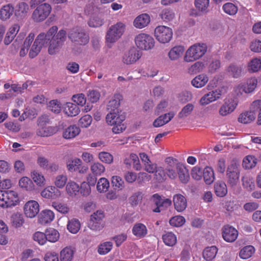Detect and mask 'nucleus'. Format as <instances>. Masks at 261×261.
Returning a JSON list of instances; mask_svg holds the SVG:
<instances>
[{
  "label": "nucleus",
  "mask_w": 261,
  "mask_h": 261,
  "mask_svg": "<svg viewBox=\"0 0 261 261\" xmlns=\"http://www.w3.org/2000/svg\"><path fill=\"white\" fill-rule=\"evenodd\" d=\"M56 25L51 27L46 33H41L37 37L31 48L29 56L33 58L40 52L42 47L49 42L48 49L50 55H54L58 52L67 39V32L64 29L58 32Z\"/></svg>",
  "instance_id": "obj_1"
},
{
  "label": "nucleus",
  "mask_w": 261,
  "mask_h": 261,
  "mask_svg": "<svg viewBox=\"0 0 261 261\" xmlns=\"http://www.w3.org/2000/svg\"><path fill=\"white\" fill-rule=\"evenodd\" d=\"M126 30V24L118 21L111 25L108 29L105 36L106 43L111 47L123 36Z\"/></svg>",
  "instance_id": "obj_2"
},
{
  "label": "nucleus",
  "mask_w": 261,
  "mask_h": 261,
  "mask_svg": "<svg viewBox=\"0 0 261 261\" xmlns=\"http://www.w3.org/2000/svg\"><path fill=\"white\" fill-rule=\"evenodd\" d=\"M207 49V45L205 43H195L186 50L184 60L186 62H193L197 61L205 54Z\"/></svg>",
  "instance_id": "obj_3"
},
{
  "label": "nucleus",
  "mask_w": 261,
  "mask_h": 261,
  "mask_svg": "<svg viewBox=\"0 0 261 261\" xmlns=\"http://www.w3.org/2000/svg\"><path fill=\"white\" fill-rule=\"evenodd\" d=\"M258 84V80L255 76L250 77L243 83L234 86L233 92L237 97H240L243 93L250 94L254 91Z\"/></svg>",
  "instance_id": "obj_4"
},
{
  "label": "nucleus",
  "mask_w": 261,
  "mask_h": 261,
  "mask_svg": "<svg viewBox=\"0 0 261 261\" xmlns=\"http://www.w3.org/2000/svg\"><path fill=\"white\" fill-rule=\"evenodd\" d=\"M19 198L17 194L12 190H0V206L3 207H11L17 204Z\"/></svg>",
  "instance_id": "obj_5"
},
{
  "label": "nucleus",
  "mask_w": 261,
  "mask_h": 261,
  "mask_svg": "<svg viewBox=\"0 0 261 261\" xmlns=\"http://www.w3.org/2000/svg\"><path fill=\"white\" fill-rule=\"evenodd\" d=\"M51 10L52 8L49 4H41L33 11L32 19L35 22H42L48 17Z\"/></svg>",
  "instance_id": "obj_6"
},
{
  "label": "nucleus",
  "mask_w": 261,
  "mask_h": 261,
  "mask_svg": "<svg viewBox=\"0 0 261 261\" xmlns=\"http://www.w3.org/2000/svg\"><path fill=\"white\" fill-rule=\"evenodd\" d=\"M136 45L141 50H147L154 46V40L152 36L146 33H140L135 38Z\"/></svg>",
  "instance_id": "obj_7"
},
{
  "label": "nucleus",
  "mask_w": 261,
  "mask_h": 261,
  "mask_svg": "<svg viewBox=\"0 0 261 261\" xmlns=\"http://www.w3.org/2000/svg\"><path fill=\"white\" fill-rule=\"evenodd\" d=\"M172 30L169 27L160 25L154 30V36L161 43L165 44L170 41L172 38Z\"/></svg>",
  "instance_id": "obj_8"
},
{
  "label": "nucleus",
  "mask_w": 261,
  "mask_h": 261,
  "mask_svg": "<svg viewBox=\"0 0 261 261\" xmlns=\"http://www.w3.org/2000/svg\"><path fill=\"white\" fill-rule=\"evenodd\" d=\"M238 103L239 101L236 98L230 97L225 99L219 110V114L223 117L229 115L236 110Z\"/></svg>",
  "instance_id": "obj_9"
},
{
  "label": "nucleus",
  "mask_w": 261,
  "mask_h": 261,
  "mask_svg": "<svg viewBox=\"0 0 261 261\" xmlns=\"http://www.w3.org/2000/svg\"><path fill=\"white\" fill-rule=\"evenodd\" d=\"M105 215L102 211H97L91 215L88 227L92 230H100L104 227L103 219Z\"/></svg>",
  "instance_id": "obj_10"
},
{
  "label": "nucleus",
  "mask_w": 261,
  "mask_h": 261,
  "mask_svg": "<svg viewBox=\"0 0 261 261\" xmlns=\"http://www.w3.org/2000/svg\"><path fill=\"white\" fill-rule=\"evenodd\" d=\"M141 56V53L136 47H133L124 54L122 62L127 65L132 64L136 63Z\"/></svg>",
  "instance_id": "obj_11"
},
{
  "label": "nucleus",
  "mask_w": 261,
  "mask_h": 261,
  "mask_svg": "<svg viewBox=\"0 0 261 261\" xmlns=\"http://www.w3.org/2000/svg\"><path fill=\"white\" fill-rule=\"evenodd\" d=\"M152 199L156 207L153 211L155 213H160L169 207L172 203L170 199H162L158 194H154L152 196Z\"/></svg>",
  "instance_id": "obj_12"
},
{
  "label": "nucleus",
  "mask_w": 261,
  "mask_h": 261,
  "mask_svg": "<svg viewBox=\"0 0 261 261\" xmlns=\"http://www.w3.org/2000/svg\"><path fill=\"white\" fill-rule=\"evenodd\" d=\"M44 181L45 180H19V185L26 191H38L44 186Z\"/></svg>",
  "instance_id": "obj_13"
},
{
  "label": "nucleus",
  "mask_w": 261,
  "mask_h": 261,
  "mask_svg": "<svg viewBox=\"0 0 261 261\" xmlns=\"http://www.w3.org/2000/svg\"><path fill=\"white\" fill-rule=\"evenodd\" d=\"M23 210L25 216L32 218L38 214L39 205L36 201L30 200L25 204Z\"/></svg>",
  "instance_id": "obj_14"
},
{
  "label": "nucleus",
  "mask_w": 261,
  "mask_h": 261,
  "mask_svg": "<svg viewBox=\"0 0 261 261\" xmlns=\"http://www.w3.org/2000/svg\"><path fill=\"white\" fill-rule=\"evenodd\" d=\"M238 232L234 227L228 225H225L222 228V237L225 241L233 242L237 238Z\"/></svg>",
  "instance_id": "obj_15"
},
{
  "label": "nucleus",
  "mask_w": 261,
  "mask_h": 261,
  "mask_svg": "<svg viewBox=\"0 0 261 261\" xmlns=\"http://www.w3.org/2000/svg\"><path fill=\"white\" fill-rule=\"evenodd\" d=\"M145 171L149 173L155 172L156 179H161L165 176L164 169L162 167H157L156 164H152L150 161L149 163H145L144 165Z\"/></svg>",
  "instance_id": "obj_16"
},
{
  "label": "nucleus",
  "mask_w": 261,
  "mask_h": 261,
  "mask_svg": "<svg viewBox=\"0 0 261 261\" xmlns=\"http://www.w3.org/2000/svg\"><path fill=\"white\" fill-rule=\"evenodd\" d=\"M225 71L228 76L238 79L242 75L243 67L236 63H231L226 67Z\"/></svg>",
  "instance_id": "obj_17"
},
{
  "label": "nucleus",
  "mask_w": 261,
  "mask_h": 261,
  "mask_svg": "<svg viewBox=\"0 0 261 261\" xmlns=\"http://www.w3.org/2000/svg\"><path fill=\"white\" fill-rule=\"evenodd\" d=\"M221 95V91L216 90L204 95L200 99L199 103L201 106H205L219 99Z\"/></svg>",
  "instance_id": "obj_18"
},
{
  "label": "nucleus",
  "mask_w": 261,
  "mask_h": 261,
  "mask_svg": "<svg viewBox=\"0 0 261 261\" xmlns=\"http://www.w3.org/2000/svg\"><path fill=\"white\" fill-rule=\"evenodd\" d=\"M125 117L121 111L117 110L114 112H110L106 116V121L110 125H113L117 123V121H124Z\"/></svg>",
  "instance_id": "obj_19"
},
{
  "label": "nucleus",
  "mask_w": 261,
  "mask_h": 261,
  "mask_svg": "<svg viewBox=\"0 0 261 261\" xmlns=\"http://www.w3.org/2000/svg\"><path fill=\"white\" fill-rule=\"evenodd\" d=\"M150 22V17L148 14L143 13L138 15L134 20L133 25L137 29H143L147 27Z\"/></svg>",
  "instance_id": "obj_20"
},
{
  "label": "nucleus",
  "mask_w": 261,
  "mask_h": 261,
  "mask_svg": "<svg viewBox=\"0 0 261 261\" xmlns=\"http://www.w3.org/2000/svg\"><path fill=\"white\" fill-rule=\"evenodd\" d=\"M173 201L175 209L178 212L184 211L187 207V199L181 194L175 195L173 198Z\"/></svg>",
  "instance_id": "obj_21"
},
{
  "label": "nucleus",
  "mask_w": 261,
  "mask_h": 261,
  "mask_svg": "<svg viewBox=\"0 0 261 261\" xmlns=\"http://www.w3.org/2000/svg\"><path fill=\"white\" fill-rule=\"evenodd\" d=\"M132 233L137 238L140 239L144 238L147 235L148 230L144 224L137 223L133 227Z\"/></svg>",
  "instance_id": "obj_22"
},
{
  "label": "nucleus",
  "mask_w": 261,
  "mask_h": 261,
  "mask_svg": "<svg viewBox=\"0 0 261 261\" xmlns=\"http://www.w3.org/2000/svg\"><path fill=\"white\" fill-rule=\"evenodd\" d=\"M19 29V25L16 23L14 24L9 28L4 40V43L5 45H7L11 43Z\"/></svg>",
  "instance_id": "obj_23"
},
{
  "label": "nucleus",
  "mask_w": 261,
  "mask_h": 261,
  "mask_svg": "<svg viewBox=\"0 0 261 261\" xmlns=\"http://www.w3.org/2000/svg\"><path fill=\"white\" fill-rule=\"evenodd\" d=\"M185 51L182 45H176L172 47L169 51L168 56L170 60L176 61L181 58Z\"/></svg>",
  "instance_id": "obj_24"
},
{
  "label": "nucleus",
  "mask_w": 261,
  "mask_h": 261,
  "mask_svg": "<svg viewBox=\"0 0 261 261\" xmlns=\"http://www.w3.org/2000/svg\"><path fill=\"white\" fill-rule=\"evenodd\" d=\"M29 10V5L25 2H20L17 4L14 11L15 16L20 19L25 17Z\"/></svg>",
  "instance_id": "obj_25"
},
{
  "label": "nucleus",
  "mask_w": 261,
  "mask_h": 261,
  "mask_svg": "<svg viewBox=\"0 0 261 261\" xmlns=\"http://www.w3.org/2000/svg\"><path fill=\"white\" fill-rule=\"evenodd\" d=\"M14 12V8L11 4L3 6L0 9V19L2 20H6L9 19Z\"/></svg>",
  "instance_id": "obj_26"
},
{
  "label": "nucleus",
  "mask_w": 261,
  "mask_h": 261,
  "mask_svg": "<svg viewBox=\"0 0 261 261\" xmlns=\"http://www.w3.org/2000/svg\"><path fill=\"white\" fill-rule=\"evenodd\" d=\"M255 117V113L252 111H246L240 114L238 120L241 123L248 124L253 121Z\"/></svg>",
  "instance_id": "obj_27"
},
{
  "label": "nucleus",
  "mask_w": 261,
  "mask_h": 261,
  "mask_svg": "<svg viewBox=\"0 0 261 261\" xmlns=\"http://www.w3.org/2000/svg\"><path fill=\"white\" fill-rule=\"evenodd\" d=\"M63 109L65 114L70 117L77 115L80 112L79 106L71 102L66 103L64 105Z\"/></svg>",
  "instance_id": "obj_28"
},
{
  "label": "nucleus",
  "mask_w": 261,
  "mask_h": 261,
  "mask_svg": "<svg viewBox=\"0 0 261 261\" xmlns=\"http://www.w3.org/2000/svg\"><path fill=\"white\" fill-rule=\"evenodd\" d=\"M247 70L249 73H255L261 69V59L254 58L247 64Z\"/></svg>",
  "instance_id": "obj_29"
},
{
  "label": "nucleus",
  "mask_w": 261,
  "mask_h": 261,
  "mask_svg": "<svg viewBox=\"0 0 261 261\" xmlns=\"http://www.w3.org/2000/svg\"><path fill=\"white\" fill-rule=\"evenodd\" d=\"M194 4L199 13L204 14L208 12L210 0H195Z\"/></svg>",
  "instance_id": "obj_30"
},
{
  "label": "nucleus",
  "mask_w": 261,
  "mask_h": 261,
  "mask_svg": "<svg viewBox=\"0 0 261 261\" xmlns=\"http://www.w3.org/2000/svg\"><path fill=\"white\" fill-rule=\"evenodd\" d=\"M38 217L39 222L44 224L50 222L54 218V214L51 211L45 210L42 211Z\"/></svg>",
  "instance_id": "obj_31"
},
{
  "label": "nucleus",
  "mask_w": 261,
  "mask_h": 261,
  "mask_svg": "<svg viewBox=\"0 0 261 261\" xmlns=\"http://www.w3.org/2000/svg\"><path fill=\"white\" fill-rule=\"evenodd\" d=\"M239 165L236 163L230 164L227 170V175L229 179H238L239 178Z\"/></svg>",
  "instance_id": "obj_32"
},
{
  "label": "nucleus",
  "mask_w": 261,
  "mask_h": 261,
  "mask_svg": "<svg viewBox=\"0 0 261 261\" xmlns=\"http://www.w3.org/2000/svg\"><path fill=\"white\" fill-rule=\"evenodd\" d=\"M80 131V128L76 125H71L65 129L63 132V136L66 139H71L79 135Z\"/></svg>",
  "instance_id": "obj_33"
},
{
  "label": "nucleus",
  "mask_w": 261,
  "mask_h": 261,
  "mask_svg": "<svg viewBox=\"0 0 261 261\" xmlns=\"http://www.w3.org/2000/svg\"><path fill=\"white\" fill-rule=\"evenodd\" d=\"M208 81V77L206 75L201 74L193 79L191 81V84L194 87L199 88L205 86Z\"/></svg>",
  "instance_id": "obj_34"
},
{
  "label": "nucleus",
  "mask_w": 261,
  "mask_h": 261,
  "mask_svg": "<svg viewBox=\"0 0 261 261\" xmlns=\"http://www.w3.org/2000/svg\"><path fill=\"white\" fill-rule=\"evenodd\" d=\"M160 16L164 22H168L175 18L176 14L173 9L165 8L162 11Z\"/></svg>",
  "instance_id": "obj_35"
},
{
  "label": "nucleus",
  "mask_w": 261,
  "mask_h": 261,
  "mask_svg": "<svg viewBox=\"0 0 261 261\" xmlns=\"http://www.w3.org/2000/svg\"><path fill=\"white\" fill-rule=\"evenodd\" d=\"M177 177L179 179H187L189 178V172L185 165L178 163L176 165Z\"/></svg>",
  "instance_id": "obj_36"
},
{
  "label": "nucleus",
  "mask_w": 261,
  "mask_h": 261,
  "mask_svg": "<svg viewBox=\"0 0 261 261\" xmlns=\"http://www.w3.org/2000/svg\"><path fill=\"white\" fill-rule=\"evenodd\" d=\"M257 163V159L252 155L245 156L242 163V166L245 169H251L255 167Z\"/></svg>",
  "instance_id": "obj_37"
},
{
  "label": "nucleus",
  "mask_w": 261,
  "mask_h": 261,
  "mask_svg": "<svg viewBox=\"0 0 261 261\" xmlns=\"http://www.w3.org/2000/svg\"><path fill=\"white\" fill-rule=\"evenodd\" d=\"M216 195L220 197L225 196L227 193V188L225 182L222 180L216 182L214 187Z\"/></svg>",
  "instance_id": "obj_38"
},
{
  "label": "nucleus",
  "mask_w": 261,
  "mask_h": 261,
  "mask_svg": "<svg viewBox=\"0 0 261 261\" xmlns=\"http://www.w3.org/2000/svg\"><path fill=\"white\" fill-rule=\"evenodd\" d=\"M217 252L218 249L216 246L207 247L203 251V257L206 260H212L216 257Z\"/></svg>",
  "instance_id": "obj_39"
},
{
  "label": "nucleus",
  "mask_w": 261,
  "mask_h": 261,
  "mask_svg": "<svg viewBox=\"0 0 261 261\" xmlns=\"http://www.w3.org/2000/svg\"><path fill=\"white\" fill-rule=\"evenodd\" d=\"M74 254V250L70 247H66L60 252L61 261H71Z\"/></svg>",
  "instance_id": "obj_40"
},
{
  "label": "nucleus",
  "mask_w": 261,
  "mask_h": 261,
  "mask_svg": "<svg viewBox=\"0 0 261 261\" xmlns=\"http://www.w3.org/2000/svg\"><path fill=\"white\" fill-rule=\"evenodd\" d=\"M255 249L253 246L249 245L243 247L240 251V257L244 259H247L254 253Z\"/></svg>",
  "instance_id": "obj_41"
},
{
  "label": "nucleus",
  "mask_w": 261,
  "mask_h": 261,
  "mask_svg": "<svg viewBox=\"0 0 261 261\" xmlns=\"http://www.w3.org/2000/svg\"><path fill=\"white\" fill-rule=\"evenodd\" d=\"M164 243L168 246H173L177 242L176 236L171 232H168L162 236Z\"/></svg>",
  "instance_id": "obj_42"
},
{
  "label": "nucleus",
  "mask_w": 261,
  "mask_h": 261,
  "mask_svg": "<svg viewBox=\"0 0 261 261\" xmlns=\"http://www.w3.org/2000/svg\"><path fill=\"white\" fill-rule=\"evenodd\" d=\"M45 233L46 241L55 242L59 239V233L58 231L53 228L47 229Z\"/></svg>",
  "instance_id": "obj_43"
},
{
  "label": "nucleus",
  "mask_w": 261,
  "mask_h": 261,
  "mask_svg": "<svg viewBox=\"0 0 261 261\" xmlns=\"http://www.w3.org/2000/svg\"><path fill=\"white\" fill-rule=\"evenodd\" d=\"M69 38L72 42H77L82 38V29L80 28H73L68 34Z\"/></svg>",
  "instance_id": "obj_44"
},
{
  "label": "nucleus",
  "mask_w": 261,
  "mask_h": 261,
  "mask_svg": "<svg viewBox=\"0 0 261 261\" xmlns=\"http://www.w3.org/2000/svg\"><path fill=\"white\" fill-rule=\"evenodd\" d=\"M224 12L229 15H234L238 12V7L232 3H226L222 7Z\"/></svg>",
  "instance_id": "obj_45"
},
{
  "label": "nucleus",
  "mask_w": 261,
  "mask_h": 261,
  "mask_svg": "<svg viewBox=\"0 0 261 261\" xmlns=\"http://www.w3.org/2000/svg\"><path fill=\"white\" fill-rule=\"evenodd\" d=\"M81 223L77 219H73L69 221L67 225V229L72 233H76L80 230Z\"/></svg>",
  "instance_id": "obj_46"
},
{
  "label": "nucleus",
  "mask_w": 261,
  "mask_h": 261,
  "mask_svg": "<svg viewBox=\"0 0 261 261\" xmlns=\"http://www.w3.org/2000/svg\"><path fill=\"white\" fill-rule=\"evenodd\" d=\"M55 133V129L52 127H41L37 131V135L40 137H48Z\"/></svg>",
  "instance_id": "obj_47"
},
{
  "label": "nucleus",
  "mask_w": 261,
  "mask_h": 261,
  "mask_svg": "<svg viewBox=\"0 0 261 261\" xmlns=\"http://www.w3.org/2000/svg\"><path fill=\"white\" fill-rule=\"evenodd\" d=\"M68 193L71 195H76L80 191V186L73 181L69 182L66 187Z\"/></svg>",
  "instance_id": "obj_48"
},
{
  "label": "nucleus",
  "mask_w": 261,
  "mask_h": 261,
  "mask_svg": "<svg viewBox=\"0 0 261 261\" xmlns=\"http://www.w3.org/2000/svg\"><path fill=\"white\" fill-rule=\"evenodd\" d=\"M194 105L192 103H188L186 105L178 114V117L183 118L187 117L193 111L194 109Z\"/></svg>",
  "instance_id": "obj_49"
},
{
  "label": "nucleus",
  "mask_w": 261,
  "mask_h": 261,
  "mask_svg": "<svg viewBox=\"0 0 261 261\" xmlns=\"http://www.w3.org/2000/svg\"><path fill=\"white\" fill-rule=\"evenodd\" d=\"M91 170L94 176H99L105 171V168L101 164L96 163L92 165Z\"/></svg>",
  "instance_id": "obj_50"
},
{
  "label": "nucleus",
  "mask_w": 261,
  "mask_h": 261,
  "mask_svg": "<svg viewBox=\"0 0 261 261\" xmlns=\"http://www.w3.org/2000/svg\"><path fill=\"white\" fill-rule=\"evenodd\" d=\"M113 246V243L111 242H106L100 244L98 249V252L100 254H106L109 252Z\"/></svg>",
  "instance_id": "obj_51"
},
{
  "label": "nucleus",
  "mask_w": 261,
  "mask_h": 261,
  "mask_svg": "<svg viewBox=\"0 0 261 261\" xmlns=\"http://www.w3.org/2000/svg\"><path fill=\"white\" fill-rule=\"evenodd\" d=\"M185 222L186 220L185 218L181 216L173 217L169 220L170 224L175 227H180L183 225Z\"/></svg>",
  "instance_id": "obj_52"
},
{
  "label": "nucleus",
  "mask_w": 261,
  "mask_h": 261,
  "mask_svg": "<svg viewBox=\"0 0 261 261\" xmlns=\"http://www.w3.org/2000/svg\"><path fill=\"white\" fill-rule=\"evenodd\" d=\"M142 198V193L140 192H137L129 197V201L133 206H137L141 201Z\"/></svg>",
  "instance_id": "obj_53"
},
{
  "label": "nucleus",
  "mask_w": 261,
  "mask_h": 261,
  "mask_svg": "<svg viewBox=\"0 0 261 261\" xmlns=\"http://www.w3.org/2000/svg\"><path fill=\"white\" fill-rule=\"evenodd\" d=\"M104 23V19L101 16H94L88 21V24L91 27H99Z\"/></svg>",
  "instance_id": "obj_54"
},
{
  "label": "nucleus",
  "mask_w": 261,
  "mask_h": 261,
  "mask_svg": "<svg viewBox=\"0 0 261 261\" xmlns=\"http://www.w3.org/2000/svg\"><path fill=\"white\" fill-rule=\"evenodd\" d=\"M123 122V121H117V123L113 124L112 130L114 134H120L126 129V125Z\"/></svg>",
  "instance_id": "obj_55"
},
{
  "label": "nucleus",
  "mask_w": 261,
  "mask_h": 261,
  "mask_svg": "<svg viewBox=\"0 0 261 261\" xmlns=\"http://www.w3.org/2000/svg\"><path fill=\"white\" fill-rule=\"evenodd\" d=\"M81 166V161L80 159H74V160L69 162L67 164V167L68 170L72 171H78L80 173L81 172L80 169Z\"/></svg>",
  "instance_id": "obj_56"
},
{
  "label": "nucleus",
  "mask_w": 261,
  "mask_h": 261,
  "mask_svg": "<svg viewBox=\"0 0 261 261\" xmlns=\"http://www.w3.org/2000/svg\"><path fill=\"white\" fill-rule=\"evenodd\" d=\"M99 160L105 163L111 164L113 162V156L109 152H101L99 153Z\"/></svg>",
  "instance_id": "obj_57"
},
{
  "label": "nucleus",
  "mask_w": 261,
  "mask_h": 261,
  "mask_svg": "<svg viewBox=\"0 0 261 261\" xmlns=\"http://www.w3.org/2000/svg\"><path fill=\"white\" fill-rule=\"evenodd\" d=\"M120 105V100L116 96L114 98L110 100L107 105V109L110 110L111 112L116 111Z\"/></svg>",
  "instance_id": "obj_58"
},
{
  "label": "nucleus",
  "mask_w": 261,
  "mask_h": 261,
  "mask_svg": "<svg viewBox=\"0 0 261 261\" xmlns=\"http://www.w3.org/2000/svg\"><path fill=\"white\" fill-rule=\"evenodd\" d=\"M100 93L96 90L89 91L87 95V99L91 103L97 102L100 98Z\"/></svg>",
  "instance_id": "obj_59"
},
{
  "label": "nucleus",
  "mask_w": 261,
  "mask_h": 261,
  "mask_svg": "<svg viewBox=\"0 0 261 261\" xmlns=\"http://www.w3.org/2000/svg\"><path fill=\"white\" fill-rule=\"evenodd\" d=\"M52 205L57 211L61 213L66 214L69 211V208L66 204L54 202Z\"/></svg>",
  "instance_id": "obj_60"
},
{
  "label": "nucleus",
  "mask_w": 261,
  "mask_h": 261,
  "mask_svg": "<svg viewBox=\"0 0 261 261\" xmlns=\"http://www.w3.org/2000/svg\"><path fill=\"white\" fill-rule=\"evenodd\" d=\"M129 157L132 164H133L134 168L137 170H140L142 167L138 155L135 153H131Z\"/></svg>",
  "instance_id": "obj_61"
},
{
  "label": "nucleus",
  "mask_w": 261,
  "mask_h": 261,
  "mask_svg": "<svg viewBox=\"0 0 261 261\" xmlns=\"http://www.w3.org/2000/svg\"><path fill=\"white\" fill-rule=\"evenodd\" d=\"M203 175L204 179H215L214 171L211 167H205L203 169Z\"/></svg>",
  "instance_id": "obj_62"
},
{
  "label": "nucleus",
  "mask_w": 261,
  "mask_h": 261,
  "mask_svg": "<svg viewBox=\"0 0 261 261\" xmlns=\"http://www.w3.org/2000/svg\"><path fill=\"white\" fill-rule=\"evenodd\" d=\"M33 239L40 245H43L46 241L45 233L41 232H36L33 235Z\"/></svg>",
  "instance_id": "obj_63"
},
{
  "label": "nucleus",
  "mask_w": 261,
  "mask_h": 261,
  "mask_svg": "<svg viewBox=\"0 0 261 261\" xmlns=\"http://www.w3.org/2000/svg\"><path fill=\"white\" fill-rule=\"evenodd\" d=\"M49 110L54 112L55 113H59L61 111V107L59 101L57 100H51L48 106Z\"/></svg>",
  "instance_id": "obj_64"
}]
</instances>
